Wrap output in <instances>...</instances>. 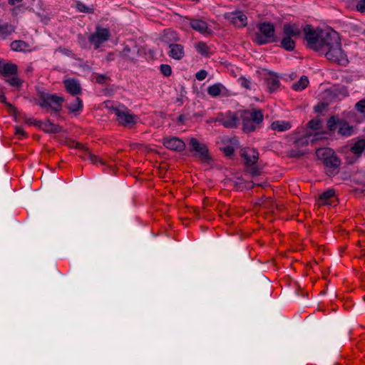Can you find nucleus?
<instances>
[{"instance_id": "21", "label": "nucleus", "mask_w": 365, "mask_h": 365, "mask_svg": "<svg viewBox=\"0 0 365 365\" xmlns=\"http://www.w3.org/2000/svg\"><path fill=\"white\" fill-rule=\"evenodd\" d=\"M190 26L195 31L205 34L207 31V24L200 19H192L190 22Z\"/></svg>"}, {"instance_id": "11", "label": "nucleus", "mask_w": 365, "mask_h": 365, "mask_svg": "<svg viewBox=\"0 0 365 365\" xmlns=\"http://www.w3.org/2000/svg\"><path fill=\"white\" fill-rule=\"evenodd\" d=\"M240 115L229 111L225 116L217 119V121L225 128H237L240 122Z\"/></svg>"}, {"instance_id": "57", "label": "nucleus", "mask_w": 365, "mask_h": 365, "mask_svg": "<svg viewBox=\"0 0 365 365\" xmlns=\"http://www.w3.org/2000/svg\"><path fill=\"white\" fill-rule=\"evenodd\" d=\"M186 120H187V118H185V116L184 115H180L178 117V121L182 124L185 123Z\"/></svg>"}, {"instance_id": "13", "label": "nucleus", "mask_w": 365, "mask_h": 365, "mask_svg": "<svg viewBox=\"0 0 365 365\" xmlns=\"http://www.w3.org/2000/svg\"><path fill=\"white\" fill-rule=\"evenodd\" d=\"M66 91L76 96L81 93V87L79 81L74 78H68L63 81Z\"/></svg>"}, {"instance_id": "14", "label": "nucleus", "mask_w": 365, "mask_h": 365, "mask_svg": "<svg viewBox=\"0 0 365 365\" xmlns=\"http://www.w3.org/2000/svg\"><path fill=\"white\" fill-rule=\"evenodd\" d=\"M258 155V152L255 149H245L241 153V156L247 166L255 165L257 162Z\"/></svg>"}, {"instance_id": "39", "label": "nucleus", "mask_w": 365, "mask_h": 365, "mask_svg": "<svg viewBox=\"0 0 365 365\" xmlns=\"http://www.w3.org/2000/svg\"><path fill=\"white\" fill-rule=\"evenodd\" d=\"M238 83H240V85L246 88V89H249L250 90L252 88V83H251V81L246 78L244 76H242L240 78H238Z\"/></svg>"}, {"instance_id": "4", "label": "nucleus", "mask_w": 365, "mask_h": 365, "mask_svg": "<svg viewBox=\"0 0 365 365\" xmlns=\"http://www.w3.org/2000/svg\"><path fill=\"white\" fill-rule=\"evenodd\" d=\"M258 30L252 37V40L257 45H264L269 43L278 42V38L275 36V29L273 24L262 22L257 24Z\"/></svg>"}, {"instance_id": "60", "label": "nucleus", "mask_w": 365, "mask_h": 365, "mask_svg": "<svg viewBox=\"0 0 365 365\" xmlns=\"http://www.w3.org/2000/svg\"><path fill=\"white\" fill-rule=\"evenodd\" d=\"M28 72H30L32 71V68L31 66L28 67L27 70Z\"/></svg>"}, {"instance_id": "48", "label": "nucleus", "mask_w": 365, "mask_h": 365, "mask_svg": "<svg viewBox=\"0 0 365 365\" xmlns=\"http://www.w3.org/2000/svg\"><path fill=\"white\" fill-rule=\"evenodd\" d=\"M207 75V72L205 70H200L195 74V78L198 81H203Z\"/></svg>"}, {"instance_id": "44", "label": "nucleus", "mask_w": 365, "mask_h": 365, "mask_svg": "<svg viewBox=\"0 0 365 365\" xmlns=\"http://www.w3.org/2000/svg\"><path fill=\"white\" fill-rule=\"evenodd\" d=\"M10 86L14 87H19L21 85V81L16 76H13L6 81Z\"/></svg>"}, {"instance_id": "18", "label": "nucleus", "mask_w": 365, "mask_h": 365, "mask_svg": "<svg viewBox=\"0 0 365 365\" xmlns=\"http://www.w3.org/2000/svg\"><path fill=\"white\" fill-rule=\"evenodd\" d=\"M170 51H168V56L175 59L180 61L185 56L184 46L181 44L173 43L170 46Z\"/></svg>"}, {"instance_id": "25", "label": "nucleus", "mask_w": 365, "mask_h": 365, "mask_svg": "<svg viewBox=\"0 0 365 365\" xmlns=\"http://www.w3.org/2000/svg\"><path fill=\"white\" fill-rule=\"evenodd\" d=\"M271 128L273 130L283 132L289 130L291 128V124L289 121L277 120L271 124Z\"/></svg>"}, {"instance_id": "45", "label": "nucleus", "mask_w": 365, "mask_h": 365, "mask_svg": "<svg viewBox=\"0 0 365 365\" xmlns=\"http://www.w3.org/2000/svg\"><path fill=\"white\" fill-rule=\"evenodd\" d=\"M355 108L357 111L364 113L365 112V99H362L358 101L355 105Z\"/></svg>"}, {"instance_id": "10", "label": "nucleus", "mask_w": 365, "mask_h": 365, "mask_svg": "<svg viewBox=\"0 0 365 365\" xmlns=\"http://www.w3.org/2000/svg\"><path fill=\"white\" fill-rule=\"evenodd\" d=\"M115 114L117 116L119 124L123 126H130L135 124L137 116L126 111L115 109Z\"/></svg>"}, {"instance_id": "26", "label": "nucleus", "mask_w": 365, "mask_h": 365, "mask_svg": "<svg viewBox=\"0 0 365 365\" xmlns=\"http://www.w3.org/2000/svg\"><path fill=\"white\" fill-rule=\"evenodd\" d=\"M66 108L71 113H75L81 110L83 108L82 101L78 97H76L73 102L70 103L66 106Z\"/></svg>"}, {"instance_id": "59", "label": "nucleus", "mask_w": 365, "mask_h": 365, "mask_svg": "<svg viewBox=\"0 0 365 365\" xmlns=\"http://www.w3.org/2000/svg\"><path fill=\"white\" fill-rule=\"evenodd\" d=\"M73 143H76V142L75 141L71 142L69 146L71 148H73Z\"/></svg>"}, {"instance_id": "42", "label": "nucleus", "mask_w": 365, "mask_h": 365, "mask_svg": "<svg viewBox=\"0 0 365 365\" xmlns=\"http://www.w3.org/2000/svg\"><path fill=\"white\" fill-rule=\"evenodd\" d=\"M15 2L16 1H9L11 5L14 6L12 9V14L14 16L18 15L20 12H22L24 10V7L22 4L16 6Z\"/></svg>"}, {"instance_id": "49", "label": "nucleus", "mask_w": 365, "mask_h": 365, "mask_svg": "<svg viewBox=\"0 0 365 365\" xmlns=\"http://www.w3.org/2000/svg\"><path fill=\"white\" fill-rule=\"evenodd\" d=\"M245 181L242 178H237V180L234 181L233 185L236 188L244 189V185Z\"/></svg>"}, {"instance_id": "29", "label": "nucleus", "mask_w": 365, "mask_h": 365, "mask_svg": "<svg viewBox=\"0 0 365 365\" xmlns=\"http://www.w3.org/2000/svg\"><path fill=\"white\" fill-rule=\"evenodd\" d=\"M308 83V78L306 76H302L298 81L292 85V88L297 91H302L307 86Z\"/></svg>"}, {"instance_id": "43", "label": "nucleus", "mask_w": 365, "mask_h": 365, "mask_svg": "<svg viewBox=\"0 0 365 365\" xmlns=\"http://www.w3.org/2000/svg\"><path fill=\"white\" fill-rule=\"evenodd\" d=\"M160 71L165 76H170L172 73L171 66L168 64L160 65Z\"/></svg>"}, {"instance_id": "41", "label": "nucleus", "mask_w": 365, "mask_h": 365, "mask_svg": "<svg viewBox=\"0 0 365 365\" xmlns=\"http://www.w3.org/2000/svg\"><path fill=\"white\" fill-rule=\"evenodd\" d=\"M220 149L221 151L223 152L226 157H231L235 152L234 147L231 145H228L225 147H221Z\"/></svg>"}, {"instance_id": "51", "label": "nucleus", "mask_w": 365, "mask_h": 365, "mask_svg": "<svg viewBox=\"0 0 365 365\" xmlns=\"http://www.w3.org/2000/svg\"><path fill=\"white\" fill-rule=\"evenodd\" d=\"M73 148L79 149L80 150L85 151V152H86V150H88V148L87 147H86L84 145H83L82 143H80L78 142L73 143Z\"/></svg>"}, {"instance_id": "17", "label": "nucleus", "mask_w": 365, "mask_h": 365, "mask_svg": "<svg viewBox=\"0 0 365 365\" xmlns=\"http://www.w3.org/2000/svg\"><path fill=\"white\" fill-rule=\"evenodd\" d=\"M337 133L344 138H348L354 133V127L341 118L338 126Z\"/></svg>"}, {"instance_id": "54", "label": "nucleus", "mask_w": 365, "mask_h": 365, "mask_svg": "<svg viewBox=\"0 0 365 365\" xmlns=\"http://www.w3.org/2000/svg\"><path fill=\"white\" fill-rule=\"evenodd\" d=\"M43 122L44 121H41V120H34V125L38 127V128L41 129L42 128V125L43 124Z\"/></svg>"}, {"instance_id": "30", "label": "nucleus", "mask_w": 365, "mask_h": 365, "mask_svg": "<svg viewBox=\"0 0 365 365\" xmlns=\"http://www.w3.org/2000/svg\"><path fill=\"white\" fill-rule=\"evenodd\" d=\"M0 102L4 103L7 106L11 113L14 115L15 118L17 117L19 112L16 108L6 101V98L4 95V93L1 90H0Z\"/></svg>"}, {"instance_id": "34", "label": "nucleus", "mask_w": 365, "mask_h": 365, "mask_svg": "<svg viewBox=\"0 0 365 365\" xmlns=\"http://www.w3.org/2000/svg\"><path fill=\"white\" fill-rule=\"evenodd\" d=\"M352 3H354V1L349 2V4L346 6L352 9H356L357 11H359L361 13L365 12V1H357L356 4H354Z\"/></svg>"}, {"instance_id": "20", "label": "nucleus", "mask_w": 365, "mask_h": 365, "mask_svg": "<svg viewBox=\"0 0 365 365\" xmlns=\"http://www.w3.org/2000/svg\"><path fill=\"white\" fill-rule=\"evenodd\" d=\"M335 195V190L334 189H329L325 192H322L318 199L319 205H331V201H329L331 198Z\"/></svg>"}, {"instance_id": "23", "label": "nucleus", "mask_w": 365, "mask_h": 365, "mask_svg": "<svg viewBox=\"0 0 365 365\" xmlns=\"http://www.w3.org/2000/svg\"><path fill=\"white\" fill-rule=\"evenodd\" d=\"M41 130L47 133H58L61 131V127L47 119L43 122Z\"/></svg>"}, {"instance_id": "5", "label": "nucleus", "mask_w": 365, "mask_h": 365, "mask_svg": "<svg viewBox=\"0 0 365 365\" xmlns=\"http://www.w3.org/2000/svg\"><path fill=\"white\" fill-rule=\"evenodd\" d=\"M39 100L36 101V104L41 108H50L53 112L58 113L62 108V103L64 98L57 94H51L43 91H38Z\"/></svg>"}, {"instance_id": "6", "label": "nucleus", "mask_w": 365, "mask_h": 365, "mask_svg": "<svg viewBox=\"0 0 365 365\" xmlns=\"http://www.w3.org/2000/svg\"><path fill=\"white\" fill-rule=\"evenodd\" d=\"M190 151L192 153V156L199 158L200 160L210 163L212 158L209 153V150L205 143H200L197 138H191L189 142Z\"/></svg>"}, {"instance_id": "37", "label": "nucleus", "mask_w": 365, "mask_h": 365, "mask_svg": "<svg viewBox=\"0 0 365 365\" xmlns=\"http://www.w3.org/2000/svg\"><path fill=\"white\" fill-rule=\"evenodd\" d=\"M306 152H304L302 150H300L299 148L297 147L295 149H292L289 152V156L291 158H300L305 155Z\"/></svg>"}, {"instance_id": "56", "label": "nucleus", "mask_w": 365, "mask_h": 365, "mask_svg": "<svg viewBox=\"0 0 365 365\" xmlns=\"http://www.w3.org/2000/svg\"><path fill=\"white\" fill-rule=\"evenodd\" d=\"M256 184L253 183L252 182H245V184L244 185V188L245 189H252V187H254V186Z\"/></svg>"}, {"instance_id": "32", "label": "nucleus", "mask_w": 365, "mask_h": 365, "mask_svg": "<svg viewBox=\"0 0 365 365\" xmlns=\"http://www.w3.org/2000/svg\"><path fill=\"white\" fill-rule=\"evenodd\" d=\"M197 51L202 56L207 57L209 56V47L205 42L200 41L195 45Z\"/></svg>"}, {"instance_id": "16", "label": "nucleus", "mask_w": 365, "mask_h": 365, "mask_svg": "<svg viewBox=\"0 0 365 365\" xmlns=\"http://www.w3.org/2000/svg\"><path fill=\"white\" fill-rule=\"evenodd\" d=\"M159 39L161 42L168 44L169 46L180 40L176 32L170 29L164 30Z\"/></svg>"}, {"instance_id": "55", "label": "nucleus", "mask_w": 365, "mask_h": 365, "mask_svg": "<svg viewBox=\"0 0 365 365\" xmlns=\"http://www.w3.org/2000/svg\"><path fill=\"white\" fill-rule=\"evenodd\" d=\"M34 120L33 118H24V122L28 125H34Z\"/></svg>"}, {"instance_id": "15", "label": "nucleus", "mask_w": 365, "mask_h": 365, "mask_svg": "<svg viewBox=\"0 0 365 365\" xmlns=\"http://www.w3.org/2000/svg\"><path fill=\"white\" fill-rule=\"evenodd\" d=\"M18 72V67L12 63H5L4 60L0 59V74L4 77L15 76Z\"/></svg>"}, {"instance_id": "24", "label": "nucleus", "mask_w": 365, "mask_h": 365, "mask_svg": "<svg viewBox=\"0 0 365 365\" xmlns=\"http://www.w3.org/2000/svg\"><path fill=\"white\" fill-rule=\"evenodd\" d=\"M265 86L269 93L274 92L280 86V81L277 77L270 76L264 81Z\"/></svg>"}, {"instance_id": "31", "label": "nucleus", "mask_w": 365, "mask_h": 365, "mask_svg": "<svg viewBox=\"0 0 365 365\" xmlns=\"http://www.w3.org/2000/svg\"><path fill=\"white\" fill-rule=\"evenodd\" d=\"M10 46L14 51H23L28 47V44L24 41L16 40L11 43Z\"/></svg>"}, {"instance_id": "3", "label": "nucleus", "mask_w": 365, "mask_h": 365, "mask_svg": "<svg viewBox=\"0 0 365 365\" xmlns=\"http://www.w3.org/2000/svg\"><path fill=\"white\" fill-rule=\"evenodd\" d=\"M242 120V130L249 133L260 128L263 122L264 115L260 109L242 110L238 111Z\"/></svg>"}, {"instance_id": "7", "label": "nucleus", "mask_w": 365, "mask_h": 365, "mask_svg": "<svg viewBox=\"0 0 365 365\" xmlns=\"http://www.w3.org/2000/svg\"><path fill=\"white\" fill-rule=\"evenodd\" d=\"M224 18L228 20L232 24L239 28L245 27L247 24V16L240 10L225 13Z\"/></svg>"}, {"instance_id": "47", "label": "nucleus", "mask_w": 365, "mask_h": 365, "mask_svg": "<svg viewBox=\"0 0 365 365\" xmlns=\"http://www.w3.org/2000/svg\"><path fill=\"white\" fill-rule=\"evenodd\" d=\"M247 172L249 173L252 177H255L259 175V170L258 168L253 165L250 166V168L247 169Z\"/></svg>"}, {"instance_id": "61", "label": "nucleus", "mask_w": 365, "mask_h": 365, "mask_svg": "<svg viewBox=\"0 0 365 365\" xmlns=\"http://www.w3.org/2000/svg\"><path fill=\"white\" fill-rule=\"evenodd\" d=\"M290 77H291L292 79H293L294 78L296 77V75L293 73V74L291 75Z\"/></svg>"}, {"instance_id": "8", "label": "nucleus", "mask_w": 365, "mask_h": 365, "mask_svg": "<svg viewBox=\"0 0 365 365\" xmlns=\"http://www.w3.org/2000/svg\"><path fill=\"white\" fill-rule=\"evenodd\" d=\"M110 31L107 29L96 26V31L89 36V41L98 48L101 44L108 40L110 37Z\"/></svg>"}, {"instance_id": "19", "label": "nucleus", "mask_w": 365, "mask_h": 365, "mask_svg": "<svg viewBox=\"0 0 365 365\" xmlns=\"http://www.w3.org/2000/svg\"><path fill=\"white\" fill-rule=\"evenodd\" d=\"M15 31V27L8 23L0 21V39L4 40Z\"/></svg>"}, {"instance_id": "33", "label": "nucleus", "mask_w": 365, "mask_h": 365, "mask_svg": "<svg viewBox=\"0 0 365 365\" xmlns=\"http://www.w3.org/2000/svg\"><path fill=\"white\" fill-rule=\"evenodd\" d=\"M76 7L80 12L86 14H93L94 12V8L93 6H87L81 1H78Z\"/></svg>"}, {"instance_id": "40", "label": "nucleus", "mask_w": 365, "mask_h": 365, "mask_svg": "<svg viewBox=\"0 0 365 365\" xmlns=\"http://www.w3.org/2000/svg\"><path fill=\"white\" fill-rule=\"evenodd\" d=\"M86 154L88 156V160L91 161L93 163H96V162H99L101 164L104 165V162L98 158V157L96 155L91 153V152L88 150H86Z\"/></svg>"}, {"instance_id": "50", "label": "nucleus", "mask_w": 365, "mask_h": 365, "mask_svg": "<svg viewBox=\"0 0 365 365\" xmlns=\"http://www.w3.org/2000/svg\"><path fill=\"white\" fill-rule=\"evenodd\" d=\"M360 158L359 156H357L356 155H354L353 156L346 155V162L347 164H353L356 163L359 159Z\"/></svg>"}, {"instance_id": "27", "label": "nucleus", "mask_w": 365, "mask_h": 365, "mask_svg": "<svg viewBox=\"0 0 365 365\" xmlns=\"http://www.w3.org/2000/svg\"><path fill=\"white\" fill-rule=\"evenodd\" d=\"M341 118H338L337 116L336 115H332L331 116L328 120H327V129L330 131V132H333L334 130H336V128L338 129V126L339 125V123H340V120H341Z\"/></svg>"}, {"instance_id": "9", "label": "nucleus", "mask_w": 365, "mask_h": 365, "mask_svg": "<svg viewBox=\"0 0 365 365\" xmlns=\"http://www.w3.org/2000/svg\"><path fill=\"white\" fill-rule=\"evenodd\" d=\"M163 145L175 152H182L185 149V143L179 138L170 136L165 137L162 140Z\"/></svg>"}, {"instance_id": "12", "label": "nucleus", "mask_w": 365, "mask_h": 365, "mask_svg": "<svg viewBox=\"0 0 365 365\" xmlns=\"http://www.w3.org/2000/svg\"><path fill=\"white\" fill-rule=\"evenodd\" d=\"M140 48L135 44L125 45L120 52V56L126 61H133L140 55Z\"/></svg>"}, {"instance_id": "46", "label": "nucleus", "mask_w": 365, "mask_h": 365, "mask_svg": "<svg viewBox=\"0 0 365 365\" xmlns=\"http://www.w3.org/2000/svg\"><path fill=\"white\" fill-rule=\"evenodd\" d=\"M327 106V103L322 102L315 106L314 110L316 113H322L326 110Z\"/></svg>"}, {"instance_id": "36", "label": "nucleus", "mask_w": 365, "mask_h": 365, "mask_svg": "<svg viewBox=\"0 0 365 365\" xmlns=\"http://www.w3.org/2000/svg\"><path fill=\"white\" fill-rule=\"evenodd\" d=\"M307 126L313 130H318L321 128V120L319 119H312L308 122Z\"/></svg>"}, {"instance_id": "28", "label": "nucleus", "mask_w": 365, "mask_h": 365, "mask_svg": "<svg viewBox=\"0 0 365 365\" xmlns=\"http://www.w3.org/2000/svg\"><path fill=\"white\" fill-rule=\"evenodd\" d=\"M222 88H225L224 86L220 83H217L209 86L207 91L210 96L212 97H217L220 94Z\"/></svg>"}, {"instance_id": "58", "label": "nucleus", "mask_w": 365, "mask_h": 365, "mask_svg": "<svg viewBox=\"0 0 365 365\" xmlns=\"http://www.w3.org/2000/svg\"><path fill=\"white\" fill-rule=\"evenodd\" d=\"M82 152H83V154L81 155L80 156L84 159H88V156L86 155V152L85 151H82Z\"/></svg>"}, {"instance_id": "38", "label": "nucleus", "mask_w": 365, "mask_h": 365, "mask_svg": "<svg viewBox=\"0 0 365 365\" xmlns=\"http://www.w3.org/2000/svg\"><path fill=\"white\" fill-rule=\"evenodd\" d=\"M354 180L359 183L364 184L365 183V171H359L354 175Z\"/></svg>"}, {"instance_id": "22", "label": "nucleus", "mask_w": 365, "mask_h": 365, "mask_svg": "<svg viewBox=\"0 0 365 365\" xmlns=\"http://www.w3.org/2000/svg\"><path fill=\"white\" fill-rule=\"evenodd\" d=\"M364 150L365 139L361 138L358 140L352 146H351L349 151L351 152V153L361 157Z\"/></svg>"}, {"instance_id": "53", "label": "nucleus", "mask_w": 365, "mask_h": 365, "mask_svg": "<svg viewBox=\"0 0 365 365\" xmlns=\"http://www.w3.org/2000/svg\"><path fill=\"white\" fill-rule=\"evenodd\" d=\"M15 130H16V135H19L21 136H25L26 135L25 131L20 126H16V128H15Z\"/></svg>"}, {"instance_id": "35", "label": "nucleus", "mask_w": 365, "mask_h": 365, "mask_svg": "<svg viewBox=\"0 0 365 365\" xmlns=\"http://www.w3.org/2000/svg\"><path fill=\"white\" fill-rule=\"evenodd\" d=\"M294 143L297 148L307 146L309 143V136L305 135L299 138L294 140Z\"/></svg>"}, {"instance_id": "1", "label": "nucleus", "mask_w": 365, "mask_h": 365, "mask_svg": "<svg viewBox=\"0 0 365 365\" xmlns=\"http://www.w3.org/2000/svg\"><path fill=\"white\" fill-rule=\"evenodd\" d=\"M307 46L324 55L329 61L345 66L349 63L346 55L341 49L339 34L330 28L314 30L311 25L306 24L301 28L297 24H284L283 37L279 46L287 51H292L295 48L294 38L299 37L302 32Z\"/></svg>"}, {"instance_id": "2", "label": "nucleus", "mask_w": 365, "mask_h": 365, "mask_svg": "<svg viewBox=\"0 0 365 365\" xmlns=\"http://www.w3.org/2000/svg\"><path fill=\"white\" fill-rule=\"evenodd\" d=\"M316 155L318 159L323 162L325 173L328 176H335L339 173L341 161L332 149L329 148H318L316 150Z\"/></svg>"}, {"instance_id": "52", "label": "nucleus", "mask_w": 365, "mask_h": 365, "mask_svg": "<svg viewBox=\"0 0 365 365\" xmlns=\"http://www.w3.org/2000/svg\"><path fill=\"white\" fill-rule=\"evenodd\" d=\"M106 79L107 76L103 74H100L96 76V82L101 84L104 83Z\"/></svg>"}]
</instances>
